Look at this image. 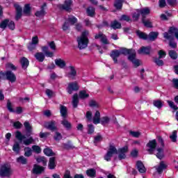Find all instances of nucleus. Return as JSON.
I'll list each match as a JSON object with an SVG mask.
<instances>
[{"label": "nucleus", "mask_w": 178, "mask_h": 178, "mask_svg": "<svg viewBox=\"0 0 178 178\" xmlns=\"http://www.w3.org/2000/svg\"><path fill=\"white\" fill-rule=\"evenodd\" d=\"M127 147H122L118 151L113 145H111L107 153L104 156V159L105 161H107V162H109L112 156L116 154H118V159H120V161H122V159H126V154H127Z\"/></svg>", "instance_id": "1"}, {"label": "nucleus", "mask_w": 178, "mask_h": 178, "mask_svg": "<svg viewBox=\"0 0 178 178\" xmlns=\"http://www.w3.org/2000/svg\"><path fill=\"white\" fill-rule=\"evenodd\" d=\"M88 31H84L82 32L81 36H79L76 39L78 42V48L79 49H85L88 47Z\"/></svg>", "instance_id": "2"}, {"label": "nucleus", "mask_w": 178, "mask_h": 178, "mask_svg": "<svg viewBox=\"0 0 178 178\" xmlns=\"http://www.w3.org/2000/svg\"><path fill=\"white\" fill-rule=\"evenodd\" d=\"M12 173H13V171L10 168V165L3 164L0 167V176L1 177H10Z\"/></svg>", "instance_id": "3"}, {"label": "nucleus", "mask_w": 178, "mask_h": 178, "mask_svg": "<svg viewBox=\"0 0 178 178\" xmlns=\"http://www.w3.org/2000/svg\"><path fill=\"white\" fill-rule=\"evenodd\" d=\"M73 5L72 0H65L63 4H60L59 6L60 9H63V10H66V12H70L72 10V6Z\"/></svg>", "instance_id": "4"}, {"label": "nucleus", "mask_w": 178, "mask_h": 178, "mask_svg": "<svg viewBox=\"0 0 178 178\" xmlns=\"http://www.w3.org/2000/svg\"><path fill=\"white\" fill-rule=\"evenodd\" d=\"M163 37L165 38V40H169L170 41V47L171 48H177V43H176L173 40H175V36L173 35H170L169 33L165 32L163 33Z\"/></svg>", "instance_id": "5"}, {"label": "nucleus", "mask_w": 178, "mask_h": 178, "mask_svg": "<svg viewBox=\"0 0 178 178\" xmlns=\"http://www.w3.org/2000/svg\"><path fill=\"white\" fill-rule=\"evenodd\" d=\"M156 140L154 139L152 140H149V143L146 145V147H147V152L149 154H154V151H155V148H156Z\"/></svg>", "instance_id": "6"}, {"label": "nucleus", "mask_w": 178, "mask_h": 178, "mask_svg": "<svg viewBox=\"0 0 178 178\" xmlns=\"http://www.w3.org/2000/svg\"><path fill=\"white\" fill-rule=\"evenodd\" d=\"M128 59L132 62L135 67H138L141 63L140 60L136 58V51H133L132 54L129 56Z\"/></svg>", "instance_id": "7"}, {"label": "nucleus", "mask_w": 178, "mask_h": 178, "mask_svg": "<svg viewBox=\"0 0 178 178\" xmlns=\"http://www.w3.org/2000/svg\"><path fill=\"white\" fill-rule=\"evenodd\" d=\"M44 127L45 129H48V130H51V131H56V130H58V127H56V122L54 120L45 122Z\"/></svg>", "instance_id": "8"}, {"label": "nucleus", "mask_w": 178, "mask_h": 178, "mask_svg": "<svg viewBox=\"0 0 178 178\" xmlns=\"http://www.w3.org/2000/svg\"><path fill=\"white\" fill-rule=\"evenodd\" d=\"M95 40H99L102 44H104L105 45L109 44V42L108 41V38H106V35H105L102 32H99V33L96 34L95 36Z\"/></svg>", "instance_id": "9"}, {"label": "nucleus", "mask_w": 178, "mask_h": 178, "mask_svg": "<svg viewBox=\"0 0 178 178\" xmlns=\"http://www.w3.org/2000/svg\"><path fill=\"white\" fill-rule=\"evenodd\" d=\"M79 85L76 82L70 83L68 84L67 92L68 94H72L73 91L79 90Z\"/></svg>", "instance_id": "10"}, {"label": "nucleus", "mask_w": 178, "mask_h": 178, "mask_svg": "<svg viewBox=\"0 0 178 178\" xmlns=\"http://www.w3.org/2000/svg\"><path fill=\"white\" fill-rule=\"evenodd\" d=\"M44 170H45V168L38 165L37 164H35L33 165L32 172L34 175H41V173H42Z\"/></svg>", "instance_id": "11"}, {"label": "nucleus", "mask_w": 178, "mask_h": 178, "mask_svg": "<svg viewBox=\"0 0 178 178\" xmlns=\"http://www.w3.org/2000/svg\"><path fill=\"white\" fill-rule=\"evenodd\" d=\"M110 56H111L114 63H118V58L120 56V52L118 49H114L111 51Z\"/></svg>", "instance_id": "12"}, {"label": "nucleus", "mask_w": 178, "mask_h": 178, "mask_svg": "<svg viewBox=\"0 0 178 178\" xmlns=\"http://www.w3.org/2000/svg\"><path fill=\"white\" fill-rule=\"evenodd\" d=\"M47 6V3H44V4L41 6V8L40 10L36 11L35 16L37 17H42L44 15H47V13L45 12V7Z\"/></svg>", "instance_id": "13"}, {"label": "nucleus", "mask_w": 178, "mask_h": 178, "mask_svg": "<svg viewBox=\"0 0 178 178\" xmlns=\"http://www.w3.org/2000/svg\"><path fill=\"white\" fill-rule=\"evenodd\" d=\"M6 79L10 81V83H15L16 81V75L11 71H7L6 72Z\"/></svg>", "instance_id": "14"}, {"label": "nucleus", "mask_w": 178, "mask_h": 178, "mask_svg": "<svg viewBox=\"0 0 178 178\" xmlns=\"http://www.w3.org/2000/svg\"><path fill=\"white\" fill-rule=\"evenodd\" d=\"M14 6L16 10L15 20H19L22 17L23 9L20 7V6H19V4H15Z\"/></svg>", "instance_id": "15"}, {"label": "nucleus", "mask_w": 178, "mask_h": 178, "mask_svg": "<svg viewBox=\"0 0 178 178\" xmlns=\"http://www.w3.org/2000/svg\"><path fill=\"white\" fill-rule=\"evenodd\" d=\"M48 168L51 170L55 169L56 168V157H50L49 160Z\"/></svg>", "instance_id": "16"}, {"label": "nucleus", "mask_w": 178, "mask_h": 178, "mask_svg": "<svg viewBox=\"0 0 178 178\" xmlns=\"http://www.w3.org/2000/svg\"><path fill=\"white\" fill-rule=\"evenodd\" d=\"M136 168L140 173H145L147 172V169L145 168V166H144V164L143 162L138 161L136 162Z\"/></svg>", "instance_id": "17"}, {"label": "nucleus", "mask_w": 178, "mask_h": 178, "mask_svg": "<svg viewBox=\"0 0 178 178\" xmlns=\"http://www.w3.org/2000/svg\"><path fill=\"white\" fill-rule=\"evenodd\" d=\"M77 75V72L76 71V69L73 66H70V72L67 74V77L69 79H72V80H74V77Z\"/></svg>", "instance_id": "18"}, {"label": "nucleus", "mask_w": 178, "mask_h": 178, "mask_svg": "<svg viewBox=\"0 0 178 178\" xmlns=\"http://www.w3.org/2000/svg\"><path fill=\"white\" fill-rule=\"evenodd\" d=\"M55 63L58 67H60V69H65L66 67V61L65 60H63L61 58H57L55 60Z\"/></svg>", "instance_id": "19"}, {"label": "nucleus", "mask_w": 178, "mask_h": 178, "mask_svg": "<svg viewBox=\"0 0 178 178\" xmlns=\"http://www.w3.org/2000/svg\"><path fill=\"white\" fill-rule=\"evenodd\" d=\"M92 122L94 124H99L101 122V113L98 111L95 112Z\"/></svg>", "instance_id": "20"}, {"label": "nucleus", "mask_w": 178, "mask_h": 178, "mask_svg": "<svg viewBox=\"0 0 178 178\" xmlns=\"http://www.w3.org/2000/svg\"><path fill=\"white\" fill-rule=\"evenodd\" d=\"M110 27L113 30H118L119 29H122V24L118 22V20H114L111 22Z\"/></svg>", "instance_id": "21"}, {"label": "nucleus", "mask_w": 178, "mask_h": 178, "mask_svg": "<svg viewBox=\"0 0 178 178\" xmlns=\"http://www.w3.org/2000/svg\"><path fill=\"white\" fill-rule=\"evenodd\" d=\"M149 52H151V47H142L138 51V54H144L145 55H149Z\"/></svg>", "instance_id": "22"}, {"label": "nucleus", "mask_w": 178, "mask_h": 178, "mask_svg": "<svg viewBox=\"0 0 178 178\" xmlns=\"http://www.w3.org/2000/svg\"><path fill=\"white\" fill-rule=\"evenodd\" d=\"M61 124L66 129V130H70L72 129V123H70L66 118H63V120H61Z\"/></svg>", "instance_id": "23"}, {"label": "nucleus", "mask_w": 178, "mask_h": 178, "mask_svg": "<svg viewBox=\"0 0 178 178\" xmlns=\"http://www.w3.org/2000/svg\"><path fill=\"white\" fill-rule=\"evenodd\" d=\"M60 112L63 119H66V118H67V108H66V106L60 105Z\"/></svg>", "instance_id": "24"}, {"label": "nucleus", "mask_w": 178, "mask_h": 178, "mask_svg": "<svg viewBox=\"0 0 178 178\" xmlns=\"http://www.w3.org/2000/svg\"><path fill=\"white\" fill-rule=\"evenodd\" d=\"M120 55H131L133 52L136 51L133 49H127L126 48H122L120 50H118Z\"/></svg>", "instance_id": "25"}, {"label": "nucleus", "mask_w": 178, "mask_h": 178, "mask_svg": "<svg viewBox=\"0 0 178 178\" xmlns=\"http://www.w3.org/2000/svg\"><path fill=\"white\" fill-rule=\"evenodd\" d=\"M35 58L38 62H44L45 60V54L42 52H38L35 54Z\"/></svg>", "instance_id": "26"}, {"label": "nucleus", "mask_w": 178, "mask_h": 178, "mask_svg": "<svg viewBox=\"0 0 178 178\" xmlns=\"http://www.w3.org/2000/svg\"><path fill=\"white\" fill-rule=\"evenodd\" d=\"M164 169H166V164H165L163 161L160 162L159 165L156 166V170H157L158 173H159V175L163 172Z\"/></svg>", "instance_id": "27"}, {"label": "nucleus", "mask_w": 178, "mask_h": 178, "mask_svg": "<svg viewBox=\"0 0 178 178\" xmlns=\"http://www.w3.org/2000/svg\"><path fill=\"white\" fill-rule=\"evenodd\" d=\"M168 33L170 35L175 34V38H177V40H178V29L177 28H176L175 26L170 27V29L168 30Z\"/></svg>", "instance_id": "28"}, {"label": "nucleus", "mask_w": 178, "mask_h": 178, "mask_svg": "<svg viewBox=\"0 0 178 178\" xmlns=\"http://www.w3.org/2000/svg\"><path fill=\"white\" fill-rule=\"evenodd\" d=\"M140 15H142V19H145V16L148 15L151 10L148 8H145L139 10Z\"/></svg>", "instance_id": "29"}, {"label": "nucleus", "mask_w": 178, "mask_h": 178, "mask_svg": "<svg viewBox=\"0 0 178 178\" xmlns=\"http://www.w3.org/2000/svg\"><path fill=\"white\" fill-rule=\"evenodd\" d=\"M24 126L27 131V136H31V132L33 131V127L30 125L29 122H25Z\"/></svg>", "instance_id": "30"}, {"label": "nucleus", "mask_w": 178, "mask_h": 178, "mask_svg": "<svg viewBox=\"0 0 178 178\" xmlns=\"http://www.w3.org/2000/svg\"><path fill=\"white\" fill-rule=\"evenodd\" d=\"M158 35H159L158 32H151L147 35V40H149V41H155V40L158 38Z\"/></svg>", "instance_id": "31"}, {"label": "nucleus", "mask_w": 178, "mask_h": 178, "mask_svg": "<svg viewBox=\"0 0 178 178\" xmlns=\"http://www.w3.org/2000/svg\"><path fill=\"white\" fill-rule=\"evenodd\" d=\"M157 153L156 154V157L159 159H163V157L165 156V154H163V148L162 147H158L156 149Z\"/></svg>", "instance_id": "32"}, {"label": "nucleus", "mask_w": 178, "mask_h": 178, "mask_svg": "<svg viewBox=\"0 0 178 178\" xmlns=\"http://www.w3.org/2000/svg\"><path fill=\"white\" fill-rule=\"evenodd\" d=\"M109 122H111V118L108 116L102 117L100 119V123L102 124V126H106V124H109Z\"/></svg>", "instance_id": "33"}, {"label": "nucleus", "mask_w": 178, "mask_h": 178, "mask_svg": "<svg viewBox=\"0 0 178 178\" xmlns=\"http://www.w3.org/2000/svg\"><path fill=\"white\" fill-rule=\"evenodd\" d=\"M86 175L89 177L94 178V177H95V176L97 175V171L95 170V169L91 168V169L86 170Z\"/></svg>", "instance_id": "34"}, {"label": "nucleus", "mask_w": 178, "mask_h": 178, "mask_svg": "<svg viewBox=\"0 0 178 178\" xmlns=\"http://www.w3.org/2000/svg\"><path fill=\"white\" fill-rule=\"evenodd\" d=\"M86 13H88V16L90 17H94L95 15V8L94 7H89L86 10Z\"/></svg>", "instance_id": "35"}, {"label": "nucleus", "mask_w": 178, "mask_h": 178, "mask_svg": "<svg viewBox=\"0 0 178 178\" xmlns=\"http://www.w3.org/2000/svg\"><path fill=\"white\" fill-rule=\"evenodd\" d=\"M72 105H73V108H77V105H79V95L74 94L73 95Z\"/></svg>", "instance_id": "36"}, {"label": "nucleus", "mask_w": 178, "mask_h": 178, "mask_svg": "<svg viewBox=\"0 0 178 178\" xmlns=\"http://www.w3.org/2000/svg\"><path fill=\"white\" fill-rule=\"evenodd\" d=\"M136 34L141 40H148V35H146L145 33L142 32L141 31H137Z\"/></svg>", "instance_id": "37"}, {"label": "nucleus", "mask_w": 178, "mask_h": 178, "mask_svg": "<svg viewBox=\"0 0 178 178\" xmlns=\"http://www.w3.org/2000/svg\"><path fill=\"white\" fill-rule=\"evenodd\" d=\"M21 65L22 66V68L27 69V67H29V59L25 57L21 58Z\"/></svg>", "instance_id": "38"}, {"label": "nucleus", "mask_w": 178, "mask_h": 178, "mask_svg": "<svg viewBox=\"0 0 178 178\" xmlns=\"http://www.w3.org/2000/svg\"><path fill=\"white\" fill-rule=\"evenodd\" d=\"M142 23H143V24L145 27H148L149 29L152 28V22H151V20H149V19H146L145 18H142Z\"/></svg>", "instance_id": "39"}, {"label": "nucleus", "mask_w": 178, "mask_h": 178, "mask_svg": "<svg viewBox=\"0 0 178 178\" xmlns=\"http://www.w3.org/2000/svg\"><path fill=\"white\" fill-rule=\"evenodd\" d=\"M17 162L18 163H22V165H27V159L24 156H20L17 159Z\"/></svg>", "instance_id": "40"}, {"label": "nucleus", "mask_w": 178, "mask_h": 178, "mask_svg": "<svg viewBox=\"0 0 178 178\" xmlns=\"http://www.w3.org/2000/svg\"><path fill=\"white\" fill-rule=\"evenodd\" d=\"M38 163H42L43 166H47V159L44 156H39L36 159Z\"/></svg>", "instance_id": "41"}, {"label": "nucleus", "mask_w": 178, "mask_h": 178, "mask_svg": "<svg viewBox=\"0 0 178 178\" xmlns=\"http://www.w3.org/2000/svg\"><path fill=\"white\" fill-rule=\"evenodd\" d=\"M123 0H115L114 3V6L116 8V9H122V7L123 6Z\"/></svg>", "instance_id": "42"}, {"label": "nucleus", "mask_w": 178, "mask_h": 178, "mask_svg": "<svg viewBox=\"0 0 178 178\" xmlns=\"http://www.w3.org/2000/svg\"><path fill=\"white\" fill-rule=\"evenodd\" d=\"M24 156H31V155H33V150L31 149V148L30 147H25L24 149Z\"/></svg>", "instance_id": "43"}, {"label": "nucleus", "mask_w": 178, "mask_h": 178, "mask_svg": "<svg viewBox=\"0 0 178 178\" xmlns=\"http://www.w3.org/2000/svg\"><path fill=\"white\" fill-rule=\"evenodd\" d=\"M44 154L47 155V156H55V153L52 152V149L49 148H46L43 150Z\"/></svg>", "instance_id": "44"}, {"label": "nucleus", "mask_w": 178, "mask_h": 178, "mask_svg": "<svg viewBox=\"0 0 178 178\" xmlns=\"http://www.w3.org/2000/svg\"><path fill=\"white\" fill-rule=\"evenodd\" d=\"M88 97H90V95H88L86 90L79 92V98H81V99H86V98H88Z\"/></svg>", "instance_id": "45"}, {"label": "nucleus", "mask_w": 178, "mask_h": 178, "mask_svg": "<svg viewBox=\"0 0 178 178\" xmlns=\"http://www.w3.org/2000/svg\"><path fill=\"white\" fill-rule=\"evenodd\" d=\"M67 22H69L72 26H73L75 23H77V18H76L74 16H69L67 18Z\"/></svg>", "instance_id": "46"}, {"label": "nucleus", "mask_w": 178, "mask_h": 178, "mask_svg": "<svg viewBox=\"0 0 178 178\" xmlns=\"http://www.w3.org/2000/svg\"><path fill=\"white\" fill-rule=\"evenodd\" d=\"M13 151H14V152H16V154H19V152H20V145L19 144V143H15L13 147Z\"/></svg>", "instance_id": "47"}, {"label": "nucleus", "mask_w": 178, "mask_h": 178, "mask_svg": "<svg viewBox=\"0 0 178 178\" xmlns=\"http://www.w3.org/2000/svg\"><path fill=\"white\" fill-rule=\"evenodd\" d=\"M30 12H31V8L30 7V4H26L24 8V13L26 16L30 15Z\"/></svg>", "instance_id": "48"}, {"label": "nucleus", "mask_w": 178, "mask_h": 178, "mask_svg": "<svg viewBox=\"0 0 178 178\" xmlns=\"http://www.w3.org/2000/svg\"><path fill=\"white\" fill-rule=\"evenodd\" d=\"M153 105L156 106V108H158V109H161L162 106H163V104L162 103V101L161 100H154L153 102Z\"/></svg>", "instance_id": "49"}, {"label": "nucleus", "mask_w": 178, "mask_h": 178, "mask_svg": "<svg viewBox=\"0 0 178 178\" xmlns=\"http://www.w3.org/2000/svg\"><path fill=\"white\" fill-rule=\"evenodd\" d=\"M170 138L172 143L177 141V131H174L172 135L170 136Z\"/></svg>", "instance_id": "50"}, {"label": "nucleus", "mask_w": 178, "mask_h": 178, "mask_svg": "<svg viewBox=\"0 0 178 178\" xmlns=\"http://www.w3.org/2000/svg\"><path fill=\"white\" fill-rule=\"evenodd\" d=\"M15 137L17 140H19V141H23V140L26 138V136L22 135L20 131H17Z\"/></svg>", "instance_id": "51"}, {"label": "nucleus", "mask_w": 178, "mask_h": 178, "mask_svg": "<svg viewBox=\"0 0 178 178\" xmlns=\"http://www.w3.org/2000/svg\"><path fill=\"white\" fill-rule=\"evenodd\" d=\"M168 54L171 59H177V53L175 50H170Z\"/></svg>", "instance_id": "52"}, {"label": "nucleus", "mask_w": 178, "mask_h": 178, "mask_svg": "<svg viewBox=\"0 0 178 178\" xmlns=\"http://www.w3.org/2000/svg\"><path fill=\"white\" fill-rule=\"evenodd\" d=\"M89 106L91 108H99V104L95 100H90Z\"/></svg>", "instance_id": "53"}, {"label": "nucleus", "mask_w": 178, "mask_h": 178, "mask_svg": "<svg viewBox=\"0 0 178 178\" xmlns=\"http://www.w3.org/2000/svg\"><path fill=\"white\" fill-rule=\"evenodd\" d=\"M8 23H9V19H5L0 24V29H3L5 30L6 27L8 26Z\"/></svg>", "instance_id": "54"}, {"label": "nucleus", "mask_w": 178, "mask_h": 178, "mask_svg": "<svg viewBox=\"0 0 178 178\" xmlns=\"http://www.w3.org/2000/svg\"><path fill=\"white\" fill-rule=\"evenodd\" d=\"M140 15V10H137L136 12L133 14L132 17L135 22H137V20H138Z\"/></svg>", "instance_id": "55"}, {"label": "nucleus", "mask_w": 178, "mask_h": 178, "mask_svg": "<svg viewBox=\"0 0 178 178\" xmlns=\"http://www.w3.org/2000/svg\"><path fill=\"white\" fill-rule=\"evenodd\" d=\"M33 143H34V139L33 137H30L29 139L24 140L23 141L24 145H30V144H33Z\"/></svg>", "instance_id": "56"}, {"label": "nucleus", "mask_w": 178, "mask_h": 178, "mask_svg": "<svg viewBox=\"0 0 178 178\" xmlns=\"http://www.w3.org/2000/svg\"><path fill=\"white\" fill-rule=\"evenodd\" d=\"M167 102H168L169 106L172 108V109H174V111H177L178 107H177V106L175 105V102H173L172 101H170V100H168Z\"/></svg>", "instance_id": "57"}, {"label": "nucleus", "mask_w": 178, "mask_h": 178, "mask_svg": "<svg viewBox=\"0 0 178 178\" xmlns=\"http://www.w3.org/2000/svg\"><path fill=\"white\" fill-rule=\"evenodd\" d=\"M129 134L132 136V137H135L136 138H138L140 136H141V133L138 131H131L129 132Z\"/></svg>", "instance_id": "58"}, {"label": "nucleus", "mask_w": 178, "mask_h": 178, "mask_svg": "<svg viewBox=\"0 0 178 178\" xmlns=\"http://www.w3.org/2000/svg\"><path fill=\"white\" fill-rule=\"evenodd\" d=\"M54 138L56 141H60V140L63 138L62 134L58 131H56V135L54 136Z\"/></svg>", "instance_id": "59"}, {"label": "nucleus", "mask_w": 178, "mask_h": 178, "mask_svg": "<svg viewBox=\"0 0 178 178\" xmlns=\"http://www.w3.org/2000/svg\"><path fill=\"white\" fill-rule=\"evenodd\" d=\"M154 62L157 65V66H163V60H161V58H155Z\"/></svg>", "instance_id": "60"}, {"label": "nucleus", "mask_w": 178, "mask_h": 178, "mask_svg": "<svg viewBox=\"0 0 178 178\" xmlns=\"http://www.w3.org/2000/svg\"><path fill=\"white\" fill-rule=\"evenodd\" d=\"M124 21V22H130V17L126 15H122L120 18V21Z\"/></svg>", "instance_id": "61"}, {"label": "nucleus", "mask_w": 178, "mask_h": 178, "mask_svg": "<svg viewBox=\"0 0 178 178\" xmlns=\"http://www.w3.org/2000/svg\"><path fill=\"white\" fill-rule=\"evenodd\" d=\"M7 108L8 109L9 112L15 113V111L12 106V103L9 100L7 102Z\"/></svg>", "instance_id": "62"}, {"label": "nucleus", "mask_w": 178, "mask_h": 178, "mask_svg": "<svg viewBox=\"0 0 178 178\" xmlns=\"http://www.w3.org/2000/svg\"><path fill=\"white\" fill-rule=\"evenodd\" d=\"M6 69H8V70H16V67L10 63H7L6 65Z\"/></svg>", "instance_id": "63"}, {"label": "nucleus", "mask_w": 178, "mask_h": 178, "mask_svg": "<svg viewBox=\"0 0 178 178\" xmlns=\"http://www.w3.org/2000/svg\"><path fill=\"white\" fill-rule=\"evenodd\" d=\"M94 133V125L88 124V134H92Z\"/></svg>", "instance_id": "64"}]
</instances>
